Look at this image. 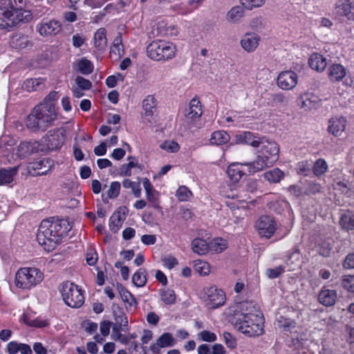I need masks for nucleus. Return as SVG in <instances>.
<instances>
[{
	"label": "nucleus",
	"instance_id": "obj_7",
	"mask_svg": "<svg viewBox=\"0 0 354 354\" xmlns=\"http://www.w3.org/2000/svg\"><path fill=\"white\" fill-rule=\"evenodd\" d=\"M60 292L65 304L71 308H80L84 303L83 291L73 283H62Z\"/></svg>",
	"mask_w": 354,
	"mask_h": 354
},
{
	"label": "nucleus",
	"instance_id": "obj_41",
	"mask_svg": "<svg viewBox=\"0 0 354 354\" xmlns=\"http://www.w3.org/2000/svg\"><path fill=\"white\" fill-rule=\"evenodd\" d=\"M268 103L272 106L286 104L288 103V98L281 93L268 94Z\"/></svg>",
	"mask_w": 354,
	"mask_h": 354
},
{
	"label": "nucleus",
	"instance_id": "obj_28",
	"mask_svg": "<svg viewBox=\"0 0 354 354\" xmlns=\"http://www.w3.org/2000/svg\"><path fill=\"white\" fill-rule=\"evenodd\" d=\"M308 64L312 69L318 72L324 71L327 66L326 58L319 53H313L308 59Z\"/></svg>",
	"mask_w": 354,
	"mask_h": 354
},
{
	"label": "nucleus",
	"instance_id": "obj_30",
	"mask_svg": "<svg viewBox=\"0 0 354 354\" xmlns=\"http://www.w3.org/2000/svg\"><path fill=\"white\" fill-rule=\"evenodd\" d=\"M244 7L236 6L232 7L227 13L226 19L231 24H239L245 15Z\"/></svg>",
	"mask_w": 354,
	"mask_h": 354
},
{
	"label": "nucleus",
	"instance_id": "obj_34",
	"mask_svg": "<svg viewBox=\"0 0 354 354\" xmlns=\"http://www.w3.org/2000/svg\"><path fill=\"white\" fill-rule=\"evenodd\" d=\"M93 40L95 47L99 50H104L107 44L105 28H99L94 35Z\"/></svg>",
	"mask_w": 354,
	"mask_h": 354
},
{
	"label": "nucleus",
	"instance_id": "obj_1",
	"mask_svg": "<svg viewBox=\"0 0 354 354\" xmlns=\"http://www.w3.org/2000/svg\"><path fill=\"white\" fill-rule=\"evenodd\" d=\"M232 313L229 320L241 333L255 337L263 333V319L259 310V306L252 301L236 303L232 307Z\"/></svg>",
	"mask_w": 354,
	"mask_h": 354
},
{
	"label": "nucleus",
	"instance_id": "obj_11",
	"mask_svg": "<svg viewBox=\"0 0 354 354\" xmlns=\"http://www.w3.org/2000/svg\"><path fill=\"white\" fill-rule=\"evenodd\" d=\"M257 227L261 236L270 238L277 229L274 218L270 216H262L257 223Z\"/></svg>",
	"mask_w": 354,
	"mask_h": 354
},
{
	"label": "nucleus",
	"instance_id": "obj_47",
	"mask_svg": "<svg viewBox=\"0 0 354 354\" xmlns=\"http://www.w3.org/2000/svg\"><path fill=\"white\" fill-rule=\"evenodd\" d=\"M332 245L329 241H323L317 245V252L323 257H329Z\"/></svg>",
	"mask_w": 354,
	"mask_h": 354
},
{
	"label": "nucleus",
	"instance_id": "obj_31",
	"mask_svg": "<svg viewBox=\"0 0 354 354\" xmlns=\"http://www.w3.org/2000/svg\"><path fill=\"white\" fill-rule=\"evenodd\" d=\"M336 298V291L328 289L321 290L318 296L319 302L326 306H331L334 305Z\"/></svg>",
	"mask_w": 354,
	"mask_h": 354
},
{
	"label": "nucleus",
	"instance_id": "obj_37",
	"mask_svg": "<svg viewBox=\"0 0 354 354\" xmlns=\"http://www.w3.org/2000/svg\"><path fill=\"white\" fill-rule=\"evenodd\" d=\"M209 250L212 252H221L227 247V241L221 238H216L209 243Z\"/></svg>",
	"mask_w": 354,
	"mask_h": 354
},
{
	"label": "nucleus",
	"instance_id": "obj_10",
	"mask_svg": "<svg viewBox=\"0 0 354 354\" xmlns=\"http://www.w3.org/2000/svg\"><path fill=\"white\" fill-rule=\"evenodd\" d=\"M113 314L115 322L113 324V334L117 335L118 338L121 336V330L126 331L128 326V319L123 310L118 305H113Z\"/></svg>",
	"mask_w": 354,
	"mask_h": 354
},
{
	"label": "nucleus",
	"instance_id": "obj_59",
	"mask_svg": "<svg viewBox=\"0 0 354 354\" xmlns=\"http://www.w3.org/2000/svg\"><path fill=\"white\" fill-rule=\"evenodd\" d=\"M298 103L301 108L307 110L310 108L312 102L308 97V94H304L300 96Z\"/></svg>",
	"mask_w": 354,
	"mask_h": 354
},
{
	"label": "nucleus",
	"instance_id": "obj_57",
	"mask_svg": "<svg viewBox=\"0 0 354 354\" xmlns=\"http://www.w3.org/2000/svg\"><path fill=\"white\" fill-rule=\"evenodd\" d=\"M124 54L123 47L111 46L109 52L110 57L112 59H118L120 58Z\"/></svg>",
	"mask_w": 354,
	"mask_h": 354
},
{
	"label": "nucleus",
	"instance_id": "obj_46",
	"mask_svg": "<svg viewBox=\"0 0 354 354\" xmlns=\"http://www.w3.org/2000/svg\"><path fill=\"white\" fill-rule=\"evenodd\" d=\"M279 326L283 328L285 330H290L296 326V322L292 319L281 316L278 320Z\"/></svg>",
	"mask_w": 354,
	"mask_h": 354
},
{
	"label": "nucleus",
	"instance_id": "obj_58",
	"mask_svg": "<svg viewBox=\"0 0 354 354\" xmlns=\"http://www.w3.org/2000/svg\"><path fill=\"white\" fill-rule=\"evenodd\" d=\"M196 270L201 275H207L210 272V267L209 263L200 261L196 264Z\"/></svg>",
	"mask_w": 354,
	"mask_h": 354
},
{
	"label": "nucleus",
	"instance_id": "obj_50",
	"mask_svg": "<svg viewBox=\"0 0 354 354\" xmlns=\"http://www.w3.org/2000/svg\"><path fill=\"white\" fill-rule=\"evenodd\" d=\"M161 299L167 305L173 304L176 301L174 291L171 289H166L161 292Z\"/></svg>",
	"mask_w": 354,
	"mask_h": 354
},
{
	"label": "nucleus",
	"instance_id": "obj_48",
	"mask_svg": "<svg viewBox=\"0 0 354 354\" xmlns=\"http://www.w3.org/2000/svg\"><path fill=\"white\" fill-rule=\"evenodd\" d=\"M122 185L124 188H131L136 197H140L141 194V188L140 184L131 181L129 179H125L122 182Z\"/></svg>",
	"mask_w": 354,
	"mask_h": 354
},
{
	"label": "nucleus",
	"instance_id": "obj_38",
	"mask_svg": "<svg viewBox=\"0 0 354 354\" xmlns=\"http://www.w3.org/2000/svg\"><path fill=\"white\" fill-rule=\"evenodd\" d=\"M142 183H143L144 189H145V192H146L147 200L153 203V206L156 208L159 207L158 205L156 203V198L155 194H154L155 191H154L153 187L151 183H150L149 180L147 178H145L143 179Z\"/></svg>",
	"mask_w": 354,
	"mask_h": 354
},
{
	"label": "nucleus",
	"instance_id": "obj_16",
	"mask_svg": "<svg viewBox=\"0 0 354 354\" xmlns=\"http://www.w3.org/2000/svg\"><path fill=\"white\" fill-rule=\"evenodd\" d=\"M297 84V75L292 71L281 72L277 77V85L283 90H290Z\"/></svg>",
	"mask_w": 354,
	"mask_h": 354
},
{
	"label": "nucleus",
	"instance_id": "obj_14",
	"mask_svg": "<svg viewBox=\"0 0 354 354\" xmlns=\"http://www.w3.org/2000/svg\"><path fill=\"white\" fill-rule=\"evenodd\" d=\"M347 120L342 115H335L328 120L327 131L335 137H339L346 129Z\"/></svg>",
	"mask_w": 354,
	"mask_h": 354
},
{
	"label": "nucleus",
	"instance_id": "obj_17",
	"mask_svg": "<svg viewBox=\"0 0 354 354\" xmlns=\"http://www.w3.org/2000/svg\"><path fill=\"white\" fill-rule=\"evenodd\" d=\"M203 114L202 105L197 97L192 98L189 104V108L185 110V117L187 122L196 121Z\"/></svg>",
	"mask_w": 354,
	"mask_h": 354
},
{
	"label": "nucleus",
	"instance_id": "obj_9",
	"mask_svg": "<svg viewBox=\"0 0 354 354\" xmlns=\"http://www.w3.org/2000/svg\"><path fill=\"white\" fill-rule=\"evenodd\" d=\"M44 142L49 150L53 151L62 147L65 141V130L54 129L50 130L44 138Z\"/></svg>",
	"mask_w": 354,
	"mask_h": 354
},
{
	"label": "nucleus",
	"instance_id": "obj_19",
	"mask_svg": "<svg viewBox=\"0 0 354 354\" xmlns=\"http://www.w3.org/2000/svg\"><path fill=\"white\" fill-rule=\"evenodd\" d=\"M260 36L255 32H246L242 37L240 44L248 53L254 52L258 47L260 41Z\"/></svg>",
	"mask_w": 354,
	"mask_h": 354
},
{
	"label": "nucleus",
	"instance_id": "obj_35",
	"mask_svg": "<svg viewBox=\"0 0 354 354\" xmlns=\"http://www.w3.org/2000/svg\"><path fill=\"white\" fill-rule=\"evenodd\" d=\"M230 140V135L225 131H216L211 135L209 142L214 145H221L228 142Z\"/></svg>",
	"mask_w": 354,
	"mask_h": 354
},
{
	"label": "nucleus",
	"instance_id": "obj_40",
	"mask_svg": "<svg viewBox=\"0 0 354 354\" xmlns=\"http://www.w3.org/2000/svg\"><path fill=\"white\" fill-rule=\"evenodd\" d=\"M264 177L270 183H279L283 178V172L279 168H274L264 174Z\"/></svg>",
	"mask_w": 354,
	"mask_h": 354
},
{
	"label": "nucleus",
	"instance_id": "obj_52",
	"mask_svg": "<svg viewBox=\"0 0 354 354\" xmlns=\"http://www.w3.org/2000/svg\"><path fill=\"white\" fill-rule=\"evenodd\" d=\"M241 5L247 10L259 8L263 6L266 0H240Z\"/></svg>",
	"mask_w": 354,
	"mask_h": 354
},
{
	"label": "nucleus",
	"instance_id": "obj_18",
	"mask_svg": "<svg viewBox=\"0 0 354 354\" xmlns=\"http://www.w3.org/2000/svg\"><path fill=\"white\" fill-rule=\"evenodd\" d=\"M176 344V339L170 333H164L161 335L156 342L151 345L150 350L154 354L160 353V348L171 347Z\"/></svg>",
	"mask_w": 354,
	"mask_h": 354
},
{
	"label": "nucleus",
	"instance_id": "obj_61",
	"mask_svg": "<svg viewBox=\"0 0 354 354\" xmlns=\"http://www.w3.org/2000/svg\"><path fill=\"white\" fill-rule=\"evenodd\" d=\"M25 323L30 326L44 328L48 325L47 320L36 318L30 322L25 321Z\"/></svg>",
	"mask_w": 354,
	"mask_h": 354
},
{
	"label": "nucleus",
	"instance_id": "obj_12",
	"mask_svg": "<svg viewBox=\"0 0 354 354\" xmlns=\"http://www.w3.org/2000/svg\"><path fill=\"white\" fill-rule=\"evenodd\" d=\"M333 15L335 17H345L354 20V3L351 0H339L335 4Z\"/></svg>",
	"mask_w": 354,
	"mask_h": 354
},
{
	"label": "nucleus",
	"instance_id": "obj_26",
	"mask_svg": "<svg viewBox=\"0 0 354 354\" xmlns=\"http://www.w3.org/2000/svg\"><path fill=\"white\" fill-rule=\"evenodd\" d=\"M10 45L13 48L22 50L31 48L32 42L29 40L27 36L21 34H15L10 38Z\"/></svg>",
	"mask_w": 354,
	"mask_h": 354
},
{
	"label": "nucleus",
	"instance_id": "obj_4",
	"mask_svg": "<svg viewBox=\"0 0 354 354\" xmlns=\"http://www.w3.org/2000/svg\"><path fill=\"white\" fill-rule=\"evenodd\" d=\"M258 149L257 159L254 161L244 163L250 174L272 166L279 157V147L274 140L263 138Z\"/></svg>",
	"mask_w": 354,
	"mask_h": 354
},
{
	"label": "nucleus",
	"instance_id": "obj_60",
	"mask_svg": "<svg viewBox=\"0 0 354 354\" xmlns=\"http://www.w3.org/2000/svg\"><path fill=\"white\" fill-rule=\"evenodd\" d=\"M161 147L169 152H176L179 149L178 144L174 141L165 142Z\"/></svg>",
	"mask_w": 354,
	"mask_h": 354
},
{
	"label": "nucleus",
	"instance_id": "obj_39",
	"mask_svg": "<svg viewBox=\"0 0 354 354\" xmlns=\"http://www.w3.org/2000/svg\"><path fill=\"white\" fill-rule=\"evenodd\" d=\"M77 68L82 74L89 75L93 71V64L90 60L84 57L77 61Z\"/></svg>",
	"mask_w": 354,
	"mask_h": 354
},
{
	"label": "nucleus",
	"instance_id": "obj_5",
	"mask_svg": "<svg viewBox=\"0 0 354 354\" xmlns=\"http://www.w3.org/2000/svg\"><path fill=\"white\" fill-rule=\"evenodd\" d=\"M147 53L151 59L165 61L174 57L176 46L170 41L158 39L147 46Z\"/></svg>",
	"mask_w": 354,
	"mask_h": 354
},
{
	"label": "nucleus",
	"instance_id": "obj_44",
	"mask_svg": "<svg viewBox=\"0 0 354 354\" xmlns=\"http://www.w3.org/2000/svg\"><path fill=\"white\" fill-rule=\"evenodd\" d=\"M327 169L328 165L326 162L322 158H319L316 160L313 167V174L317 176H319L325 174Z\"/></svg>",
	"mask_w": 354,
	"mask_h": 354
},
{
	"label": "nucleus",
	"instance_id": "obj_33",
	"mask_svg": "<svg viewBox=\"0 0 354 354\" xmlns=\"http://www.w3.org/2000/svg\"><path fill=\"white\" fill-rule=\"evenodd\" d=\"M192 249L194 252L203 255L207 253L209 250V243L203 239L196 238L192 242Z\"/></svg>",
	"mask_w": 354,
	"mask_h": 354
},
{
	"label": "nucleus",
	"instance_id": "obj_3",
	"mask_svg": "<svg viewBox=\"0 0 354 354\" xmlns=\"http://www.w3.org/2000/svg\"><path fill=\"white\" fill-rule=\"evenodd\" d=\"M56 108L51 104L40 103L35 106L26 120V126L31 131H45L57 119Z\"/></svg>",
	"mask_w": 354,
	"mask_h": 354
},
{
	"label": "nucleus",
	"instance_id": "obj_54",
	"mask_svg": "<svg viewBox=\"0 0 354 354\" xmlns=\"http://www.w3.org/2000/svg\"><path fill=\"white\" fill-rule=\"evenodd\" d=\"M283 272V268L281 266H279L275 267L274 268L267 269L266 275L270 279H275L279 277Z\"/></svg>",
	"mask_w": 354,
	"mask_h": 354
},
{
	"label": "nucleus",
	"instance_id": "obj_36",
	"mask_svg": "<svg viewBox=\"0 0 354 354\" xmlns=\"http://www.w3.org/2000/svg\"><path fill=\"white\" fill-rule=\"evenodd\" d=\"M157 102L152 95H147L142 101V107L147 116H152L156 110Z\"/></svg>",
	"mask_w": 354,
	"mask_h": 354
},
{
	"label": "nucleus",
	"instance_id": "obj_27",
	"mask_svg": "<svg viewBox=\"0 0 354 354\" xmlns=\"http://www.w3.org/2000/svg\"><path fill=\"white\" fill-rule=\"evenodd\" d=\"M117 288L127 310H131L133 307L135 308L137 306L135 298L125 287L121 283H118Z\"/></svg>",
	"mask_w": 354,
	"mask_h": 354
},
{
	"label": "nucleus",
	"instance_id": "obj_21",
	"mask_svg": "<svg viewBox=\"0 0 354 354\" xmlns=\"http://www.w3.org/2000/svg\"><path fill=\"white\" fill-rule=\"evenodd\" d=\"M11 1L10 9L12 11L13 17L16 16V19L18 21L28 20L30 18L29 11L26 10V0H10Z\"/></svg>",
	"mask_w": 354,
	"mask_h": 354
},
{
	"label": "nucleus",
	"instance_id": "obj_32",
	"mask_svg": "<svg viewBox=\"0 0 354 354\" xmlns=\"http://www.w3.org/2000/svg\"><path fill=\"white\" fill-rule=\"evenodd\" d=\"M18 167H10L8 169H0V185L9 184L14 180L17 174Z\"/></svg>",
	"mask_w": 354,
	"mask_h": 354
},
{
	"label": "nucleus",
	"instance_id": "obj_56",
	"mask_svg": "<svg viewBox=\"0 0 354 354\" xmlns=\"http://www.w3.org/2000/svg\"><path fill=\"white\" fill-rule=\"evenodd\" d=\"M75 82L78 87L83 90H88L91 88V82L82 76H77L75 79Z\"/></svg>",
	"mask_w": 354,
	"mask_h": 354
},
{
	"label": "nucleus",
	"instance_id": "obj_63",
	"mask_svg": "<svg viewBox=\"0 0 354 354\" xmlns=\"http://www.w3.org/2000/svg\"><path fill=\"white\" fill-rule=\"evenodd\" d=\"M24 84L28 91H34L37 89V88L40 86L41 82L39 80L35 78L26 80Z\"/></svg>",
	"mask_w": 354,
	"mask_h": 354
},
{
	"label": "nucleus",
	"instance_id": "obj_8",
	"mask_svg": "<svg viewBox=\"0 0 354 354\" xmlns=\"http://www.w3.org/2000/svg\"><path fill=\"white\" fill-rule=\"evenodd\" d=\"M204 293L206 295V304L209 308L215 309L225 304L224 292L216 286L204 288Z\"/></svg>",
	"mask_w": 354,
	"mask_h": 354
},
{
	"label": "nucleus",
	"instance_id": "obj_62",
	"mask_svg": "<svg viewBox=\"0 0 354 354\" xmlns=\"http://www.w3.org/2000/svg\"><path fill=\"white\" fill-rule=\"evenodd\" d=\"M59 95L56 91L50 92L41 103H45L46 104H51L55 107V102L58 99Z\"/></svg>",
	"mask_w": 354,
	"mask_h": 354
},
{
	"label": "nucleus",
	"instance_id": "obj_49",
	"mask_svg": "<svg viewBox=\"0 0 354 354\" xmlns=\"http://www.w3.org/2000/svg\"><path fill=\"white\" fill-rule=\"evenodd\" d=\"M192 196V192L185 186H180L176 194V196L180 201H187Z\"/></svg>",
	"mask_w": 354,
	"mask_h": 354
},
{
	"label": "nucleus",
	"instance_id": "obj_2",
	"mask_svg": "<svg viewBox=\"0 0 354 354\" xmlns=\"http://www.w3.org/2000/svg\"><path fill=\"white\" fill-rule=\"evenodd\" d=\"M69 223L64 220H44L40 224L37 240L48 251L53 250L67 236L71 230Z\"/></svg>",
	"mask_w": 354,
	"mask_h": 354
},
{
	"label": "nucleus",
	"instance_id": "obj_15",
	"mask_svg": "<svg viewBox=\"0 0 354 354\" xmlns=\"http://www.w3.org/2000/svg\"><path fill=\"white\" fill-rule=\"evenodd\" d=\"M128 209L125 206L120 207L109 218V229L113 233H116L126 219Z\"/></svg>",
	"mask_w": 354,
	"mask_h": 354
},
{
	"label": "nucleus",
	"instance_id": "obj_20",
	"mask_svg": "<svg viewBox=\"0 0 354 354\" xmlns=\"http://www.w3.org/2000/svg\"><path fill=\"white\" fill-rule=\"evenodd\" d=\"M263 138L264 137H259L250 131H243L236 136V142L237 144L248 145L254 148H258Z\"/></svg>",
	"mask_w": 354,
	"mask_h": 354
},
{
	"label": "nucleus",
	"instance_id": "obj_45",
	"mask_svg": "<svg viewBox=\"0 0 354 354\" xmlns=\"http://www.w3.org/2000/svg\"><path fill=\"white\" fill-rule=\"evenodd\" d=\"M10 3L11 1L10 0H0V14L7 19L13 18Z\"/></svg>",
	"mask_w": 354,
	"mask_h": 354
},
{
	"label": "nucleus",
	"instance_id": "obj_22",
	"mask_svg": "<svg viewBox=\"0 0 354 354\" xmlns=\"http://www.w3.org/2000/svg\"><path fill=\"white\" fill-rule=\"evenodd\" d=\"M53 160L48 158H43L30 164V168L35 171L34 175L43 176L52 169Z\"/></svg>",
	"mask_w": 354,
	"mask_h": 354
},
{
	"label": "nucleus",
	"instance_id": "obj_24",
	"mask_svg": "<svg viewBox=\"0 0 354 354\" xmlns=\"http://www.w3.org/2000/svg\"><path fill=\"white\" fill-rule=\"evenodd\" d=\"M346 68L340 64H333L328 70L329 80L333 82H340L346 75Z\"/></svg>",
	"mask_w": 354,
	"mask_h": 354
},
{
	"label": "nucleus",
	"instance_id": "obj_51",
	"mask_svg": "<svg viewBox=\"0 0 354 354\" xmlns=\"http://www.w3.org/2000/svg\"><path fill=\"white\" fill-rule=\"evenodd\" d=\"M342 286L348 292H354V275L343 276Z\"/></svg>",
	"mask_w": 354,
	"mask_h": 354
},
{
	"label": "nucleus",
	"instance_id": "obj_25",
	"mask_svg": "<svg viewBox=\"0 0 354 354\" xmlns=\"http://www.w3.org/2000/svg\"><path fill=\"white\" fill-rule=\"evenodd\" d=\"M6 352L8 354H32V351L30 345L24 343H19L17 341L10 342L6 347Z\"/></svg>",
	"mask_w": 354,
	"mask_h": 354
},
{
	"label": "nucleus",
	"instance_id": "obj_64",
	"mask_svg": "<svg viewBox=\"0 0 354 354\" xmlns=\"http://www.w3.org/2000/svg\"><path fill=\"white\" fill-rule=\"evenodd\" d=\"M343 266L346 269L354 268V253H350L346 257Z\"/></svg>",
	"mask_w": 354,
	"mask_h": 354
},
{
	"label": "nucleus",
	"instance_id": "obj_13",
	"mask_svg": "<svg viewBox=\"0 0 354 354\" xmlns=\"http://www.w3.org/2000/svg\"><path fill=\"white\" fill-rule=\"evenodd\" d=\"M36 29L40 35L48 37L58 34L62 30V26L57 20L44 19L37 25Z\"/></svg>",
	"mask_w": 354,
	"mask_h": 354
},
{
	"label": "nucleus",
	"instance_id": "obj_53",
	"mask_svg": "<svg viewBox=\"0 0 354 354\" xmlns=\"http://www.w3.org/2000/svg\"><path fill=\"white\" fill-rule=\"evenodd\" d=\"M120 191V183L115 181L112 182L110 188L107 192V195L109 198H115L118 197Z\"/></svg>",
	"mask_w": 354,
	"mask_h": 354
},
{
	"label": "nucleus",
	"instance_id": "obj_29",
	"mask_svg": "<svg viewBox=\"0 0 354 354\" xmlns=\"http://www.w3.org/2000/svg\"><path fill=\"white\" fill-rule=\"evenodd\" d=\"M242 166L247 167L244 162H234L228 167L227 173L232 181L238 182L245 174V171L241 169Z\"/></svg>",
	"mask_w": 354,
	"mask_h": 354
},
{
	"label": "nucleus",
	"instance_id": "obj_6",
	"mask_svg": "<svg viewBox=\"0 0 354 354\" xmlns=\"http://www.w3.org/2000/svg\"><path fill=\"white\" fill-rule=\"evenodd\" d=\"M43 279L42 272L35 268H20L15 275V286L21 289H30Z\"/></svg>",
	"mask_w": 354,
	"mask_h": 354
},
{
	"label": "nucleus",
	"instance_id": "obj_23",
	"mask_svg": "<svg viewBox=\"0 0 354 354\" xmlns=\"http://www.w3.org/2000/svg\"><path fill=\"white\" fill-rule=\"evenodd\" d=\"M40 145L37 141L22 142L18 147L17 153L19 157L26 158L39 151Z\"/></svg>",
	"mask_w": 354,
	"mask_h": 354
},
{
	"label": "nucleus",
	"instance_id": "obj_55",
	"mask_svg": "<svg viewBox=\"0 0 354 354\" xmlns=\"http://www.w3.org/2000/svg\"><path fill=\"white\" fill-rule=\"evenodd\" d=\"M198 337L204 342H213L217 339L215 333L209 330H203L198 333Z\"/></svg>",
	"mask_w": 354,
	"mask_h": 354
},
{
	"label": "nucleus",
	"instance_id": "obj_43",
	"mask_svg": "<svg viewBox=\"0 0 354 354\" xmlns=\"http://www.w3.org/2000/svg\"><path fill=\"white\" fill-rule=\"evenodd\" d=\"M342 227L346 230H352L354 229V215L342 214L339 221Z\"/></svg>",
	"mask_w": 354,
	"mask_h": 354
},
{
	"label": "nucleus",
	"instance_id": "obj_42",
	"mask_svg": "<svg viewBox=\"0 0 354 354\" xmlns=\"http://www.w3.org/2000/svg\"><path fill=\"white\" fill-rule=\"evenodd\" d=\"M132 282L137 287H142L147 283L146 270L140 268L132 277Z\"/></svg>",
	"mask_w": 354,
	"mask_h": 354
}]
</instances>
